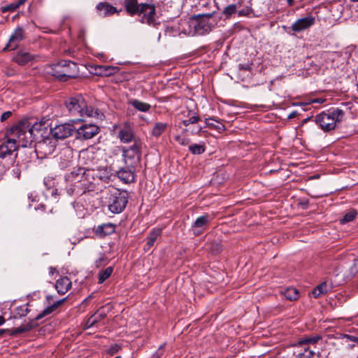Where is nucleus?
Instances as JSON below:
<instances>
[{
  "label": "nucleus",
  "mask_w": 358,
  "mask_h": 358,
  "mask_svg": "<svg viewBox=\"0 0 358 358\" xmlns=\"http://www.w3.org/2000/svg\"><path fill=\"white\" fill-rule=\"evenodd\" d=\"M202 130V127L201 126H196L194 129H192V134H199Z\"/></svg>",
  "instance_id": "5fc2aeb1"
},
{
  "label": "nucleus",
  "mask_w": 358,
  "mask_h": 358,
  "mask_svg": "<svg viewBox=\"0 0 358 358\" xmlns=\"http://www.w3.org/2000/svg\"><path fill=\"white\" fill-rule=\"evenodd\" d=\"M4 329H0V336L2 335L4 333Z\"/></svg>",
  "instance_id": "69168bd1"
},
{
  "label": "nucleus",
  "mask_w": 358,
  "mask_h": 358,
  "mask_svg": "<svg viewBox=\"0 0 358 358\" xmlns=\"http://www.w3.org/2000/svg\"><path fill=\"white\" fill-rule=\"evenodd\" d=\"M68 183L66 192L69 195H80L92 191V185L87 182L85 177V169L79 167L72 171L65 177Z\"/></svg>",
  "instance_id": "f257e3e1"
},
{
  "label": "nucleus",
  "mask_w": 358,
  "mask_h": 358,
  "mask_svg": "<svg viewBox=\"0 0 358 358\" xmlns=\"http://www.w3.org/2000/svg\"><path fill=\"white\" fill-rule=\"evenodd\" d=\"M210 250H211L212 252H213L215 254H218L221 252L222 248L219 244H216V246L215 247V248H210Z\"/></svg>",
  "instance_id": "3c124183"
},
{
  "label": "nucleus",
  "mask_w": 358,
  "mask_h": 358,
  "mask_svg": "<svg viewBox=\"0 0 358 358\" xmlns=\"http://www.w3.org/2000/svg\"><path fill=\"white\" fill-rule=\"evenodd\" d=\"M52 296H50V295H48V296H46V299H47V300H48V301H49V300H50V299H52Z\"/></svg>",
  "instance_id": "0e129e2a"
},
{
  "label": "nucleus",
  "mask_w": 358,
  "mask_h": 358,
  "mask_svg": "<svg viewBox=\"0 0 358 358\" xmlns=\"http://www.w3.org/2000/svg\"><path fill=\"white\" fill-rule=\"evenodd\" d=\"M357 215V212L355 210H351L348 213H347L343 217V219L341 220V222L342 224L351 222L354 220V218Z\"/></svg>",
  "instance_id": "c03bdc74"
},
{
  "label": "nucleus",
  "mask_w": 358,
  "mask_h": 358,
  "mask_svg": "<svg viewBox=\"0 0 358 358\" xmlns=\"http://www.w3.org/2000/svg\"><path fill=\"white\" fill-rule=\"evenodd\" d=\"M189 151L193 155H201L205 152V145L203 144H193L189 147Z\"/></svg>",
  "instance_id": "58836bf2"
},
{
  "label": "nucleus",
  "mask_w": 358,
  "mask_h": 358,
  "mask_svg": "<svg viewBox=\"0 0 358 358\" xmlns=\"http://www.w3.org/2000/svg\"><path fill=\"white\" fill-rule=\"evenodd\" d=\"M343 115V110L336 108L320 113L315 117V122L322 130L328 131L336 127V123L342 120Z\"/></svg>",
  "instance_id": "39448f33"
},
{
  "label": "nucleus",
  "mask_w": 358,
  "mask_h": 358,
  "mask_svg": "<svg viewBox=\"0 0 358 358\" xmlns=\"http://www.w3.org/2000/svg\"><path fill=\"white\" fill-rule=\"evenodd\" d=\"M66 298L58 300L55 301L53 304L48 306L36 317V320H39L52 314L54 311H55L57 309V308L59 306H61L66 301Z\"/></svg>",
  "instance_id": "5701e85b"
},
{
  "label": "nucleus",
  "mask_w": 358,
  "mask_h": 358,
  "mask_svg": "<svg viewBox=\"0 0 358 358\" xmlns=\"http://www.w3.org/2000/svg\"><path fill=\"white\" fill-rule=\"evenodd\" d=\"M77 69L76 63L68 60H63L57 64H53L52 67V75L59 80H66L65 78L75 77L74 72Z\"/></svg>",
  "instance_id": "6e6552de"
},
{
  "label": "nucleus",
  "mask_w": 358,
  "mask_h": 358,
  "mask_svg": "<svg viewBox=\"0 0 358 358\" xmlns=\"http://www.w3.org/2000/svg\"><path fill=\"white\" fill-rule=\"evenodd\" d=\"M66 107L71 116L76 121H82L85 117H93L96 112L92 107L87 106L86 101L81 95L70 97L65 102Z\"/></svg>",
  "instance_id": "7ed1b4c3"
},
{
  "label": "nucleus",
  "mask_w": 358,
  "mask_h": 358,
  "mask_svg": "<svg viewBox=\"0 0 358 358\" xmlns=\"http://www.w3.org/2000/svg\"><path fill=\"white\" fill-rule=\"evenodd\" d=\"M299 348H301V350L296 354V358H312L313 357L315 352L308 347L303 345V347Z\"/></svg>",
  "instance_id": "7c9ffc66"
},
{
  "label": "nucleus",
  "mask_w": 358,
  "mask_h": 358,
  "mask_svg": "<svg viewBox=\"0 0 358 358\" xmlns=\"http://www.w3.org/2000/svg\"><path fill=\"white\" fill-rule=\"evenodd\" d=\"M116 69V67L113 66H99L98 67V71L95 73L107 76L115 73Z\"/></svg>",
  "instance_id": "c9c22d12"
},
{
  "label": "nucleus",
  "mask_w": 358,
  "mask_h": 358,
  "mask_svg": "<svg viewBox=\"0 0 358 358\" xmlns=\"http://www.w3.org/2000/svg\"><path fill=\"white\" fill-rule=\"evenodd\" d=\"M107 263V259L104 256L100 257L96 260L95 264L96 267H101L106 265Z\"/></svg>",
  "instance_id": "09e8293b"
},
{
  "label": "nucleus",
  "mask_w": 358,
  "mask_h": 358,
  "mask_svg": "<svg viewBox=\"0 0 358 358\" xmlns=\"http://www.w3.org/2000/svg\"><path fill=\"white\" fill-rule=\"evenodd\" d=\"M241 6L240 3H233L224 8L222 13L226 17H229L232 14L237 11V9Z\"/></svg>",
  "instance_id": "2f4dec72"
},
{
  "label": "nucleus",
  "mask_w": 358,
  "mask_h": 358,
  "mask_svg": "<svg viewBox=\"0 0 358 358\" xmlns=\"http://www.w3.org/2000/svg\"><path fill=\"white\" fill-rule=\"evenodd\" d=\"M315 23V17L308 15L296 20L289 28L294 33H300L310 29Z\"/></svg>",
  "instance_id": "9d476101"
},
{
  "label": "nucleus",
  "mask_w": 358,
  "mask_h": 358,
  "mask_svg": "<svg viewBox=\"0 0 358 358\" xmlns=\"http://www.w3.org/2000/svg\"><path fill=\"white\" fill-rule=\"evenodd\" d=\"M102 319V314L99 312L96 313L94 315H92L85 323V328L89 329L93 327L95 324L101 321Z\"/></svg>",
  "instance_id": "473e14b6"
},
{
  "label": "nucleus",
  "mask_w": 358,
  "mask_h": 358,
  "mask_svg": "<svg viewBox=\"0 0 358 358\" xmlns=\"http://www.w3.org/2000/svg\"><path fill=\"white\" fill-rule=\"evenodd\" d=\"M64 155L67 157V159L64 162H62V161L60 162V166L62 169H65V168L68 167L69 166H70V164H71L70 158H71V151L69 149H66L64 152Z\"/></svg>",
  "instance_id": "79ce46f5"
},
{
  "label": "nucleus",
  "mask_w": 358,
  "mask_h": 358,
  "mask_svg": "<svg viewBox=\"0 0 358 358\" xmlns=\"http://www.w3.org/2000/svg\"><path fill=\"white\" fill-rule=\"evenodd\" d=\"M122 350V346L119 344H113L110 345L106 350L107 353L110 356L115 355Z\"/></svg>",
  "instance_id": "a18cd8bd"
},
{
  "label": "nucleus",
  "mask_w": 358,
  "mask_h": 358,
  "mask_svg": "<svg viewBox=\"0 0 358 358\" xmlns=\"http://www.w3.org/2000/svg\"><path fill=\"white\" fill-rule=\"evenodd\" d=\"M115 231V226L112 224H106L99 226L97 229V232L103 234V236L110 234Z\"/></svg>",
  "instance_id": "f704fd0d"
},
{
  "label": "nucleus",
  "mask_w": 358,
  "mask_h": 358,
  "mask_svg": "<svg viewBox=\"0 0 358 358\" xmlns=\"http://www.w3.org/2000/svg\"><path fill=\"white\" fill-rule=\"evenodd\" d=\"M239 68L241 69L250 70V67L249 64H239Z\"/></svg>",
  "instance_id": "4d7b16f0"
},
{
  "label": "nucleus",
  "mask_w": 358,
  "mask_h": 358,
  "mask_svg": "<svg viewBox=\"0 0 358 358\" xmlns=\"http://www.w3.org/2000/svg\"><path fill=\"white\" fill-rule=\"evenodd\" d=\"M24 38V30L20 28L17 27L13 34L10 36L9 38V41L8 44L6 45L5 49L8 50H14L15 49L19 43Z\"/></svg>",
  "instance_id": "dca6fc26"
},
{
  "label": "nucleus",
  "mask_w": 358,
  "mask_h": 358,
  "mask_svg": "<svg viewBox=\"0 0 358 358\" xmlns=\"http://www.w3.org/2000/svg\"><path fill=\"white\" fill-rule=\"evenodd\" d=\"M206 125L213 127L217 129L219 132H221L225 129L224 126L220 122L214 120L213 118H208L206 120Z\"/></svg>",
  "instance_id": "72a5a7b5"
},
{
  "label": "nucleus",
  "mask_w": 358,
  "mask_h": 358,
  "mask_svg": "<svg viewBox=\"0 0 358 358\" xmlns=\"http://www.w3.org/2000/svg\"><path fill=\"white\" fill-rule=\"evenodd\" d=\"M321 337L319 336L310 337L304 339H301L298 342L299 347H303V345H307L308 344H315L319 340H320Z\"/></svg>",
  "instance_id": "4c0bfd02"
},
{
  "label": "nucleus",
  "mask_w": 358,
  "mask_h": 358,
  "mask_svg": "<svg viewBox=\"0 0 358 358\" xmlns=\"http://www.w3.org/2000/svg\"><path fill=\"white\" fill-rule=\"evenodd\" d=\"M6 140L0 145V158L5 159L11 156L18 147L15 143L6 138Z\"/></svg>",
  "instance_id": "2eb2a0df"
},
{
  "label": "nucleus",
  "mask_w": 358,
  "mask_h": 358,
  "mask_svg": "<svg viewBox=\"0 0 358 358\" xmlns=\"http://www.w3.org/2000/svg\"><path fill=\"white\" fill-rule=\"evenodd\" d=\"M215 21L212 15H206L191 19L189 22V26L193 28V31L188 32L189 35L198 34L203 35L211 31L214 27Z\"/></svg>",
  "instance_id": "423d86ee"
},
{
  "label": "nucleus",
  "mask_w": 358,
  "mask_h": 358,
  "mask_svg": "<svg viewBox=\"0 0 358 358\" xmlns=\"http://www.w3.org/2000/svg\"><path fill=\"white\" fill-rule=\"evenodd\" d=\"M280 293L289 301H295L299 297V292L294 287H288L280 291Z\"/></svg>",
  "instance_id": "bb28decb"
},
{
  "label": "nucleus",
  "mask_w": 358,
  "mask_h": 358,
  "mask_svg": "<svg viewBox=\"0 0 358 358\" xmlns=\"http://www.w3.org/2000/svg\"><path fill=\"white\" fill-rule=\"evenodd\" d=\"M346 337L352 341H354V342H357L358 343V337H355V336H349V335H347Z\"/></svg>",
  "instance_id": "13d9d810"
},
{
  "label": "nucleus",
  "mask_w": 358,
  "mask_h": 358,
  "mask_svg": "<svg viewBox=\"0 0 358 358\" xmlns=\"http://www.w3.org/2000/svg\"><path fill=\"white\" fill-rule=\"evenodd\" d=\"M199 120V117L195 113L188 119L184 120L182 123L185 126H188L190 124H194Z\"/></svg>",
  "instance_id": "49530a36"
},
{
  "label": "nucleus",
  "mask_w": 358,
  "mask_h": 358,
  "mask_svg": "<svg viewBox=\"0 0 358 358\" xmlns=\"http://www.w3.org/2000/svg\"><path fill=\"white\" fill-rule=\"evenodd\" d=\"M26 1H27V0H18V1H17L18 4H19V5H20V6L21 5H22L23 3H24V2H25Z\"/></svg>",
  "instance_id": "680f3d73"
},
{
  "label": "nucleus",
  "mask_w": 358,
  "mask_h": 358,
  "mask_svg": "<svg viewBox=\"0 0 358 358\" xmlns=\"http://www.w3.org/2000/svg\"><path fill=\"white\" fill-rule=\"evenodd\" d=\"M55 148V145L51 141H43L38 143L36 147V152L38 154L41 153L44 156H48L52 154Z\"/></svg>",
  "instance_id": "a211bd4d"
},
{
  "label": "nucleus",
  "mask_w": 358,
  "mask_h": 358,
  "mask_svg": "<svg viewBox=\"0 0 358 358\" xmlns=\"http://www.w3.org/2000/svg\"><path fill=\"white\" fill-rule=\"evenodd\" d=\"M123 159L125 165H131L135 166L140 161V148L135 143L129 147L122 148Z\"/></svg>",
  "instance_id": "1a4fd4ad"
},
{
  "label": "nucleus",
  "mask_w": 358,
  "mask_h": 358,
  "mask_svg": "<svg viewBox=\"0 0 358 358\" xmlns=\"http://www.w3.org/2000/svg\"><path fill=\"white\" fill-rule=\"evenodd\" d=\"M209 222V216L203 215L196 218L192 225L194 230V234L196 235L200 234L204 229V227Z\"/></svg>",
  "instance_id": "aec40b11"
},
{
  "label": "nucleus",
  "mask_w": 358,
  "mask_h": 358,
  "mask_svg": "<svg viewBox=\"0 0 358 358\" xmlns=\"http://www.w3.org/2000/svg\"><path fill=\"white\" fill-rule=\"evenodd\" d=\"M310 102L315 103H322L324 102V99H322V98H317V99H312Z\"/></svg>",
  "instance_id": "603ef678"
},
{
  "label": "nucleus",
  "mask_w": 358,
  "mask_h": 358,
  "mask_svg": "<svg viewBox=\"0 0 358 358\" xmlns=\"http://www.w3.org/2000/svg\"><path fill=\"white\" fill-rule=\"evenodd\" d=\"M92 297V295H90L87 298H86V299L83 301V303H85V302H87V300H88V299H91Z\"/></svg>",
  "instance_id": "e2e57ef3"
},
{
  "label": "nucleus",
  "mask_w": 358,
  "mask_h": 358,
  "mask_svg": "<svg viewBox=\"0 0 358 358\" xmlns=\"http://www.w3.org/2000/svg\"><path fill=\"white\" fill-rule=\"evenodd\" d=\"M13 174L15 175V176L17 178H20V171L19 170L18 168H15L13 169Z\"/></svg>",
  "instance_id": "864d4df0"
},
{
  "label": "nucleus",
  "mask_w": 358,
  "mask_h": 358,
  "mask_svg": "<svg viewBox=\"0 0 358 358\" xmlns=\"http://www.w3.org/2000/svg\"><path fill=\"white\" fill-rule=\"evenodd\" d=\"M27 120L29 121V130L32 136L34 135V131H39L43 129H45L50 125L48 123L49 120L45 117L41 118L40 121H36L34 119Z\"/></svg>",
  "instance_id": "6ab92c4d"
},
{
  "label": "nucleus",
  "mask_w": 358,
  "mask_h": 358,
  "mask_svg": "<svg viewBox=\"0 0 358 358\" xmlns=\"http://www.w3.org/2000/svg\"><path fill=\"white\" fill-rule=\"evenodd\" d=\"M99 132V127L93 124H83L76 131L77 138L81 140L90 139Z\"/></svg>",
  "instance_id": "f8f14e48"
},
{
  "label": "nucleus",
  "mask_w": 358,
  "mask_h": 358,
  "mask_svg": "<svg viewBox=\"0 0 358 358\" xmlns=\"http://www.w3.org/2000/svg\"><path fill=\"white\" fill-rule=\"evenodd\" d=\"M32 329H33V325L31 324H23V325H21L20 327H17L15 329H13V334H22L24 332H27V331H29L30 330H31Z\"/></svg>",
  "instance_id": "ea45409f"
},
{
  "label": "nucleus",
  "mask_w": 358,
  "mask_h": 358,
  "mask_svg": "<svg viewBox=\"0 0 358 358\" xmlns=\"http://www.w3.org/2000/svg\"><path fill=\"white\" fill-rule=\"evenodd\" d=\"M118 136L121 142L124 143H130L133 141L134 138V131L129 123H125L120 129Z\"/></svg>",
  "instance_id": "f3484780"
},
{
  "label": "nucleus",
  "mask_w": 358,
  "mask_h": 358,
  "mask_svg": "<svg viewBox=\"0 0 358 358\" xmlns=\"http://www.w3.org/2000/svg\"><path fill=\"white\" fill-rule=\"evenodd\" d=\"M298 115V113L297 111H292L291 113L289 114L288 115V119L291 120V119H293L294 117H296Z\"/></svg>",
  "instance_id": "6e6d98bb"
},
{
  "label": "nucleus",
  "mask_w": 358,
  "mask_h": 358,
  "mask_svg": "<svg viewBox=\"0 0 358 358\" xmlns=\"http://www.w3.org/2000/svg\"><path fill=\"white\" fill-rule=\"evenodd\" d=\"M330 288V286H329L326 282H324L317 285L313 290L312 294L315 298H318L320 296L327 293Z\"/></svg>",
  "instance_id": "cd10ccee"
},
{
  "label": "nucleus",
  "mask_w": 358,
  "mask_h": 358,
  "mask_svg": "<svg viewBox=\"0 0 358 358\" xmlns=\"http://www.w3.org/2000/svg\"><path fill=\"white\" fill-rule=\"evenodd\" d=\"M168 124L166 122H155L151 131V134L155 137H159L166 130Z\"/></svg>",
  "instance_id": "a878e982"
},
{
  "label": "nucleus",
  "mask_w": 358,
  "mask_h": 358,
  "mask_svg": "<svg viewBox=\"0 0 358 358\" xmlns=\"http://www.w3.org/2000/svg\"><path fill=\"white\" fill-rule=\"evenodd\" d=\"M124 6L127 13L131 15L138 14L141 10V4H138L137 0H125Z\"/></svg>",
  "instance_id": "393cba45"
},
{
  "label": "nucleus",
  "mask_w": 358,
  "mask_h": 358,
  "mask_svg": "<svg viewBox=\"0 0 358 358\" xmlns=\"http://www.w3.org/2000/svg\"><path fill=\"white\" fill-rule=\"evenodd\" d=\"M85 177L87 182L92 185V191L94 190L98 180L103 182H109L115 177L112 170L108 167H100L96 170H85Z\"/></svg>",
  "instance_id": "0eeeda50"
},
{
  "label": "nucleus",
  "mask_w": 358,
  "mask_h": 358,
  "mask_svg": "<svg viewBox=\"0 0 358 358\" xmlns=\"http://www.w3.org/2000/svg\"><path fill=\"white\" fill-rule=\"evenodd\" d=\"M116 175L120 180L124 183H131L135 181L136 169L131 165H125L116 172Z\"/></svg>",
  "instance_id": "ddd939ff"
},
{
  "label": "nucleus",
  "mask_w": 358,
  "mask_h": 358,
  "mask_svg": "<svg viewBox=\"0 0 358 358\" xmlns=\"http://www.w3.org/2000/svg\"><path fill=\"white\" fill-rule=\"evenodd\" d=\"M11 115H12V113L10 111H6V112L3 113L1 115V121L4 122L8 118H9L11 116Z\"/></svg>",
  "instance_id": "8fccbe9b"
},
{
  "label": "nucleus",
  "mask_w": 358,
  "mask_h": 358,
  "mask_svg": "<svg viewBox=\"0 0 358 358\" xmlns=\"http://www.w3.org/2000/svg\"><path fill=\"white\" fill-rule=\"evenodd\" d=\"M252 15L253 16L255 17H257V15H255L253 12V10L252 9L251 7L250 6H246L245 8L241 9V10H239L238 11V15L240 16V17H243V16H249L250 15Z\"/></svg>",
  "instance_id": "37998d69"
},
{
  "label": "nucleus",
  "mask_w": 358,
  "mask_h": 358,
  "mask_svg": "<svg viewBox=\"0 0 358 358\" xmlns=\"http://www.w3.org/2000/svg\"><path fill=\"white\" fill-rule=\"evenodd\" d=\"M176 141L182 145H187L189 143V140L182 136H177L175 137Z\"/></svg>",
  "instance_id": "de8ad7c7"
},
{
  "label": "nucleus",
  "mask_w": 358,
  "mask_h": 358,
  "mask_svg": "<svg viewBox=\"0 0 358 358\" xmlns=\"http://www.w3.org/2000/svg\"><path fill=\"white\" fill-rule=\"evenodd\" d=\"M73 131V126L69 124L57 125L51 129L52 136L56 139H64L69 137Z\"/></svg>",
  "instance_id": "4468645a"
},
{
  "label": "nucleus",
  "mask_w": 358,
  "mask_h": 358,
  "mask_svg": "<svg viewBox=\"0 0 358 358\" xmlns=\"http://www.w3.org/2000/svg\"><path fill=\"white\" fill-rule=\"evenodd\" d=\"M4 322H5V319L2 316H0V326L3 324Z\"/></svg>",
  "instance_id": "bf43d9fd"
},
{
  "label": "nucleus",
  "mask_w": 358,
  "mask_h": 358,
  "mask_svg": "<svg viewBox=\"0 0 358 358\" xmlns=\"http://www.w3.org/2000/svg\"><path fill=\"white\" fill-rule=\"evenodd\" d=\"M105 193L108 210L115 214L122 212L128 203L127 193L114 187H110Z\"/></svg>",
  "instance_id": "20e7f679"
},
{
  "label": "nucleus",
  "mask_w": 358,
  "mask_h": 358,
  "mask_svg": "<svg viewBox=\"0 0 358 358\" xmlns=\"http://www.w3.org/2000/svg\"><path fill=\"white\" fill-rule=\"evenodd\" d=\"M19 7L20 5L18 4L17 1H15L5 6H3L1 10L3 13L13 12L16 10Z\"/></svg>",
  "instance_id": "a19ab883"
},
{
  "label": "nucleus",
  "mask_w": 358,
  "mask_h": 358,
  "mask_svg": "<svg viewBox=\"0 0 358 358\" xmlns=\"http://www.w3.org/2000/svg\"><path fill=\"white\" fill-rule=\"evenodd\" d=\"M28 120H22L13 126L6 133V138L19 147H27L31 141L33 136L30 131Z\"/></svg>",
  "instance_id": "f03ea898"
},
{
  "label": "nucleus",
  "mask_w": 358,
  "mask_h": 358,
  "mask_svg": "<svg viewBox=\"0 0 358 358\" xmlns=\"http://www.w3.org/2000/svg\"><path fill=\"white\" fill-rule=\"evenodd\" d=\"M34 59V56L28 52L20 50L13 58V60L17 64L25 65Z\"/></svg>",
  "instance_id": "412c9836"
},
{
  "label": "nucleus",
  "mask_w": 358,
  "mask_h": 358,
  "mask_svg": "<svg viewBox=\"0 0 358 358\" xmlns=\"http://www.w3.org/2000/svg\"><path fill=\"white\" fill-rule=\"evenodd\" d=\"M357 358H358V356H357Z\"/></svg>",
  "instance_id": "774afa93"
},
{
  "label": "nucleus",
  "mask_w": 358,
  "mask_h": 358,
  "mask_svg": "<svg viewBox=\"0 0 358 358\" xmlns=\"http://www.w3.org/2000/svg\"><path fill=\"white\" fill-rule=\"evenodd\" d=\"M113 271V268L111 266H108L105 270L101 271L99 274V283H103L111 275Z\"/></svg>",
  "instance_id": "e433bc0d"
},
{
  "label": "nucleus",
  "mask_w": 358,
  "mask_h": 358,
  "mask_svg": "<svg viewBox=\"0 0 358 358\" xmlns=\"http://www.w3.org/2000/svg\"><path fill=\"white\" fill-rule=\"evenodd\" d=\"M141 10L138 15H141V22L149 25L155 24V7L153 5L141 3Z\"/></svg>",
  "instance_id": "9b49d317"
},
{
  "label": "nucleus",
  "mask_w": 358,
  "mask_h": 358,
  "mask_svg": "<svg viewBox=\"0 0 358 358\" xmlns=\"http://www.w3.org/2000/svg\"><path fill=\"white\" fill-rule=\"evenodd\" d=\"M304 103H295L294 105H303Z\"/></svg>",
  "instance_id": "338daca9"
},
{
  "label": "nucleus",
  "mask_w": 358,
  "mask_h": 358,
  "mask_svg": "<svg viewBox=\"0 0 358 358\" xmlns=\"http://www.w3.org/2000/svg\"><path fill=\"white\" fill-rule=\"evenodd\" d=\"M130 104L136 110L141 112H147L148 111L151 106L145 102L141 101L137 99H134L130 101Z\"/></svg>",
  "instance_id": "c756f323"
},
{
  "label": "nucleus",
  "mask_w": 358,
  "mask_h": 358,
  "mask_svg": "<svg viewBox=\"0 0 358 358\" xmlns=\"http://www.w3.org/2000/svg\"><path fill=\"white\" fill-rule=\"evenodd\" d=\"M99 15L105 17L117 13L115 7L106 2H101L96 6Z\"/></svg>",
  "instance_id": "b1692460"
},
{
  "label": "nucleus",
  "mask_w": 358,
  "mask_h": 358,
  "mask_svg": "<svg viewBox=\"0 0 358 358\" xmlns=\"http://www.w3.org/2000/svg\"><path fill=\"white\" fill-rule=\"evenodd\" d=\"M294 0H287V3H288V5H289V6H292L293 5V3H294Z\"/></svg>",
  "instance_id": "052dcab7"
},
{
  "label": "nucleus",
  "mask_w": 358,
  "mask_h": 358,
  "mask_svg": "<svg viewBox=\"0 0 358 358\" xmlns=\"http://www.w3.org/2000/svg\"><path fill=\"white\" fill-rule=\"evenodd\" d=\"M162 234L161 228L153 229L147 237V245L148 247H151L154 245L155 242Z\"/></svg>",
  "instance_id": "c85d7f7f"
},
{
  "label": "nucleus",
  "mask_w": 358,
  "mask_h": 358,
  "mask_svg": "<svg viewBox=\"0 0 358 358\" xmlns=\"http://www.w3.org/2000/svg\"><path fill=\"white\" fill-rule=\"evenodd\" d=\"M55 286L59 294H64L71 288V282L68 277H62L56 281Z\"/></svg>",
  "instance_id": "4be33fe9"
}]
</instances>
